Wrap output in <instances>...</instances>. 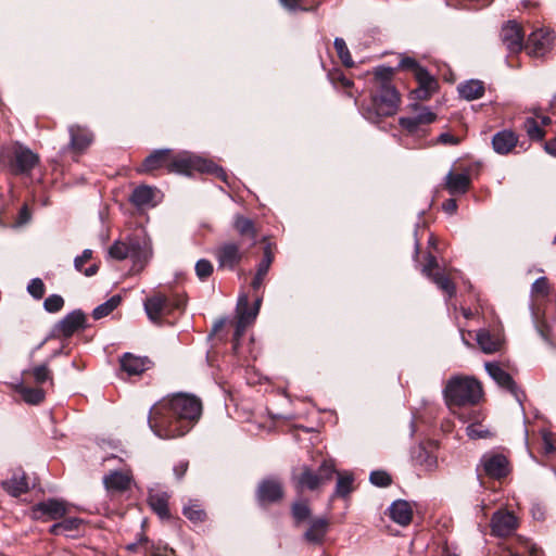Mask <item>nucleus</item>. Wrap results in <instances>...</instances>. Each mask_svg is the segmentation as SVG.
I'll return each mask as SVG.
<instances>
[{"instance_id":"1","label":"nucleus","mask_w":556,"mask_h":556,"mask_svg":"<svg viewBox=\"0 0 556 556\" xmlns=\"http://www.w3.org/2000/svg\"><path fill=\"white\" fill-rule=\"evenodd\" d=\"M202 413L201 401L189 394L178 393L155 403L149 413L150 429L161 439L185 435Z\"/></svg>"},{"instance_id":"2","label":"nucleus","mask_w":556,"mask_h":556,"mask_svg":"<svg viewBox=\"0 0 556 556\" xmlns=\"http://www.w3.org/2000/svg\"><path fill=\"white\" fill-rule=\"evenodd\" d=\"M109 255L116 261L130 258L132 262L131 270L140 273L152 258V242L147 237L115 241L109 249Z\"/></svg>"},{"instance_id":"3","label":"nucleus","mask_w":556,"mask_h":556,"mask_svg":"<svg viewBox=\"0 0 556 556\" xmlns=\"http://www.w3.org/2000/svg\"><path fill=\"white\" fill-rule=\"evenodd\" d=\"M444 396L448 408L456 414V408L479 402L482 396V387L473 378L455 377L447 382Z\"/></svg>"},{"instance_id":"4","label":"nucleus","mask_w":556,"mask_h":556,"mask_svg":"<svg viewBox=\"0 0 556 556\" xmlns=\"http://www.w3.org/2000/svg\"><path fill=\"white\" fill-rule=\"evenodd\" d=\"M400 103L401 96L394 86L377 88L371 93L369 105L364 108V116L371 123H379L381 118L396 114Z\"/></svg>"},{"instance_id":"5","label":"nucleus","mask_w":556,"mask_h":556,"mask_svg":"<svg viewBox=\"0 0 556 556\" xmlns=\"http://www.w3.org/2000/svg\"><path fill=\"white\" fill-rule=\"evenodd\" d=\"M167 170L169 173L191 175L193 170L202 173H211L227 182V174L225 170L213 162L203 160L199 156L191 155L187 152L175 154L170 150V157Z\"/></svg>"},{"instance_id":"6","label":"nucleus","mask_w":556,"mask_h":556,"mask_svg":"<svg viewBox=\"0 0 556 556\" xmlns=\"http://www.w3.org/2000/svg\"><path fill=\"white\" fill-rule=\"evenodd\" d=\"M334 472V464L324 460L317 471L308 466L301 467L300 472L292 476V482L299 492L317 491L332 480Z\"/></svg>"},{"instance_id":"7","label":"nucleus","mask_w":556,"mask_h":556,"mask_svg":"<svg viewBox=\"0 0 556 556\" xmlns=\"http://www.w3.org/2000/svg\"><path fill=\"white\" fill-rule=\"evenodd\" d=\"M7 159L14 174L29 173L39 163V155L20 142L0 147V164Z\"/></svg>"},{"instance_id":"8","label":"nucleus","mask_w":556,"mask_h":556,"mask_svg":"<svg viewBox=\"0 0 556 556\" xmlns=\"http://www.w3.org/2000/svg\"><path fill=\"white\" fill-rule=\"evenodd\" d=\"M185 307V299L179 294L155 292L144 301V309L153 323H161L175 311Z\"/></svg>"},{"instance_id":"9","label":"nucleus","mask_w":556,"mask_h":556,"mask_svg":"<svg viewBox=\"0 0 556 556\" xmlns=\"http://www.w3.org/2000/svg\"><path fill=\"white\" fill-rule=\"evenodd\" d=\"M510 472V463L508 458L501 453H485L482 455L479 465L477 466V473L480 478L484 476L501 480L507 477Z\"/></svg>"},{"instance_id":"10","label":"nucleus","mask_w":556,"mask_h":556,"mask_svg":"<svg viewBox=\"0 0 556 556\" xmlns=\"http://www.w3.org/2000/svg\"><path fill=\"white\" fill-rule=\"evenodd\" d=\"M71 506L62 501L49 498L36 504L31 511L35 519L58 520L70 513Z\"/></svg>"},{"instance_id":"11","label":"nucleus","mask_w":556,"mask_h":556,"mask_svg":"<svg viewBox=\"0 0 556 556\" xmlns=\"http://www.w3.org/2000/svg\"><path fill=\"white\" fill-rule=\"evenodd\" d=\"M485 369L492 379L503 389L509 391L516 400L521 404L525 399V393L516 386L511 376L505 371L500 364L488 362Z\"/></svg>"},{"instance_id":"12","label":"nucleus","mask_w":556,"mask_h":556,"mask_svg":"<svg viewBox=\"0 0 556 556\" xmlns=\"http://www.w3.org/2000/svg\"><path fill=\"white\" fill-rule=\"evenodd\" d=\"M244 255L245 252L241 250L238 243L225 242L216 251L218 267L232 270L240 264Z\"/></svg>"},{"instance_id":"13","label":"nucleus","mask_w":556,"mask_h":556,"mask_svg":"<svg viewBox=\"0 0 556 556\" xmlns=\"http://www.w3.org/2000/svg\"><path fill=\"white\" fill-rule=\"evenodd\" d=\"M256 497L261 505L279 502L283 497V488L281 482L274 478L263 480L258 484Z\"/></svg>"},{"instance_id":"14","label":"nucleus","mask_w":556,"mask_h":556,"mask_svg":"<svg viewBox=\"0 0 556 556\" xmlns=\"http://www.w3.org/2000/svg\"><path fill=\"white\" fill-rule=\"evenodd\" d=\"M553 33L546 28L532 31L528 38L527 49L529 54L541 56L545 54L553 43Z\"/></svg>"},{"instance_id":"15","label":"nucleus","mask_w":556,"mask_h":556,"mask_svg":"<svg viewBox=\"0 0 556 556\" xmlns=\"http://www.w3.org/2000/svg\"><path fill=\"white\" fill-rule=\"evenodd\" d=\"M518 522L516 516L507 510H498L494 513L491 519L492 533L496 536H508L517 528Z\"/></svg>"},{"instance_id":"16","label":"nucleus","mask_w":556,"mask_h":556,"mask_svg":"<svg viewBox=\"0 0 556 556\" xmlns=\"http://www.w3.org/2000/svg\"><path fill=\"white\" fill-rule=\"evenodd\" d=\"M418 87L412 91L417 100H428L437 91L439 85L437 79L426 68H418L415 74Z\"/></svg>"},{"instance_id":"17","label":"nucleus","mask_w":556,"mask_h":556,"mask_svg":"<svg viewBox=\"0 0 556 556\" xmlns=\"http://www.w3.org/2000/svg\"><path fill=\"white\" fill-rule=\"evenodd\" d=\"M523 31L516 22H508L501 31V38L504 46L510 52H519L523 47Z\"/></svg>"},{"instance_id":"18","label":"nucleus","mask_w":556,"mask_h":556,"mask_svg":"<svg viewBox=\"0 0 556 556\" xmlns=\"http://www.w3.org/2000/svg\"><path fill=\"white\" fill-rule=\"evenodd\" d=\"M86 327V316L81 311H74L67 314L56 325V331L60 336L68 338L76 331Z\"/></svg>"},{"instance_id":"19","label":"nucleus","mask_w":556,"mask_h":556,"mask_svg":"<svg viewBox=\"0 0 556 556\" xmlns=\"http://www.w3.org/2000/svg\"><path fill=\"white\" fill-rule=\"evenodd\" d=\"M68 147L75 152L85 151L93 141L92 132L85 126L74 124L68 127Z\"/></svg>"},{"instance_id":"20","label":"nucleus","mask_w":556,"mask_h":556,"mask_svg":"<svg viewBox=\"0 0 556 556\" xmlns=\"http://www.w3.org/2000/svg\"><path fill=\"white\" fill-rule=\"evenodd\" d=\"M519 141L518 135L510 129L497 131L492 137V148L501 155H507L516 148Z\"/></svg>"},{"instance_id":"21","label":"nucleus","mask_w":556,"mask_h":556,"mask_svg":"<svg viewBox=\"0 0 556 556\" xmlns=\"http://www.w3.org/2000/svg\"><path fill=\"white\" fill-rule=\"evenodd\" d=\"M170 157V150H155L149 156H147L139 169L140 173H150L160 168L168 167Z\"/></svg>"},{"instance_id":"22","label":"nucleus","mask_w":556,"mask_h":556,"mask_svg":"<svg viewBox=\"0 0 556 556\" xmlns=\"http://www.w3.org/2000/svg\"><path fill=\"white\" fill-rule=\"evenodd\" d=\"M103 483L110 493H122L130 488L131 476L123 471H112L104 477Z\"/></svg>"},{"instance_id":"23","label":"nucleus","mask_w":556,"mask_h":556,"mask_svg":"<svg viewBox=\"0 0 556 556\" xmlns=\"http://www.w3.org/2000/svg\"><path fill=\"white\" fill-rule=\"evenodd\" d=\"M148 357L135 356L126 353L121 359V366L128 375H140L150 367Z\"/></svg>"},{"instance_id":"24","label":"nucleus","mask_w":556,"mask_h":556,"mask_svg":"<svg viewBox=\"0 0 556 556\" xmlns=\"http://www.w3.org/2000/svg\"><path fill=\"white\" fill-rule=\"evenodd\" d=\"M155 188L142 185L132 191L130 202L137 207L155 206Z\"/></svg>"},{"instance_id":"25","label":"nucleus","mask_w":556,"mask_h":556,"mask_svg":"<svg viewBox=\"0 0 556 556\" xmlns=\"http://www.w3.org/2000/svg\"><path fill=\"white\" fill-rule=\"evenodd\" d=\"M390 517L391 519L405 527L408 526L413 518V509L408 502L406 501H396L390 506Z\"/></svg>"},{"instance_id":"26","label":"nucleus","mask_w":556,"mask_h":556,"mask_svg":"<svg viewBox=\"0 0 556 556\" xmlns=\"http://www.w3.org/2000/svg\"><path fill=\"white\" fill-rule=\"evenodd\" d=\"M273 261H274V253L271 251L270 244H267L264 249L263 258L257 266L256 274L251 283L252 288L254 290H257L262 287L263 281L273 264Z\"/></svg>"},{"instance_id":"27","label":"nucleus","mask_w":556,"mask_h":556,"mask_svg":"<svg viewBox=\"0 0 556 556\" xmlns=\"http://www.w3.org/2000/svg\"><path fill=\"white\" fill-rule=\"evenodd\" d=\"M457 90L463 99L472 101L480 99L484 94L485 88L483 81L470 79L459 84Z\"/></svg>"},{"instance_id":"28","label":"nucleus","mask_w":556,"mask_h":556,"mask_svg":"<svg viewBox=\"0 0 556 556\" xmlns=\"http://www.w3.org/2000/svg\"><path fill=\"white\" fill-rule=\"evenodd\" d=\"M329 527L327 518H315L311 521L309 528L305 532V540L311 543L319 544L323 542Z\"/></svg>"},{"instance_id":"29","label":"nucleus","mask_w":556,"mask_h":556,"mask_svg":"<svg viewBox=\"0 0 556 556\" xmlns=\"http://www.w3.org/2000/svg\"><path fill=\"white\" fill-rule=\"evenodd\" d=\"M233 228L242 238L249 239L252 245L255 244L257 230L252 219L242 215H236L233 218Z\"/></svg>"},{"instance_id":"30","label":"nucleus","mask_w":556,"mask_h":556,"mask_svg":"<svg viewBox=\"0 0 556 556\" xmlns=\"http://www.w3.org/2000/svg\"><path fill=\"white\" fill-rule=\"evenodd\" d=\"M182 515L194 525L207 520V514L199 500H189L182 508Z\"/></svg>"},{"instance_id":"31","label":"nucleus","mask_w":556,"mask_h":556,"mask_svg":"<svg viewBox=\"0 0 556 556\" xmlns=\"http://www.w3.org/2000/svg\"><path fill=\"white\" fill-rule=\"evenodd\" d=\"M470 186V177L467 174L448 173L446 176V189L451 194H463Z\"/></svg>"},{"instance_id":"32","label":"nucleus","mask_w":556,"mask_h":556,"mask_svg":"<svg viewBox=\"0 0 556 556\" xmlns=\"http://www.w3.org/2000/svg\"><path fill=\"white\" fill-rule=\"evenodd\" d=\"M2 488L13 496H20L28 491V481L24 472L13 475L12 478L2 482Z\"/></svg>"},{"instance_id":"33","label":"nucleus","mask_w":556,"mask_h":556,"mask_svg":"<svg viewBox=\"0 0 556 556\" xmlns=\"http://www.w3.org/2000/svg\"><path fill=\"white\" fill-rule=\"evenodd\" d=\"M476 339L479 348L485 354H493L500 351L502 345L501 340L497 337L491 334L488 330H479L477 332Z\"/></svg>"},{"instance_id":"34","label":"nucleus","mask_w":556,"mask_h":556,"mask_svg":"<svg viewBox=\"0 0 556 556\" xmlns=\"http://www.w3.org/2000/svg\"><path fill=\"white\" fill-rule=\"evenodd\" d=\"M83 520L79 518H66L61 522L52 525L49 532L53 535H67L72 536L74 532L78 531Z\"/></svg>"},{"instance_id":"35","label":"nucleus","mask_w":556,"mask_h":556,"mask_svg":"<svg viewBox=\"0 0 556 556\" xmlns=\"http://www.w3.org/2000/svg\"><path fill=\"white\" fill-rule=\"evenodd\" d=\"M15 391L21 394L24 402L31 405L41 403L45 399V392L40 388H29L24 382L15 384Z\"/></svg>"},{"instance_id":"36","label":"nucleus","mask_w":556,"mask_h":556,"mask_svg":"<svg viewBox=\"0 0 556 556\" xmlns=\"http://www.w3.org/2000/svg\"><path fill=\"white\" fill-rule=\"evenodd\" d=\"M22 376L24 378H26L27 376H31L37 384H42L46 381H52V374L48 366V363H43L34 366L33 368L23 370Z\"/></svg>"},{"instance_id":"37","label":"nucleus","mask_w":556,"mask_h":556,"mask_svg":"<svg viewBox=\"0 0 556 556\" xmlns=\"http://www.w3.org/2000/svg\"><path fill=\"white\" fill-rule=\"evenodd\" d=\"M414 462L416 466H419L426 472L433 471L438 465L437 457L422 447H418Z\"/></svg>"},{"instance_id":"38","label":"nucleus","mask_w":556,"mask_h":556,"mask_svg":"<svg viewBox=\"0 0 556 556\" xmlns=\"http://www.w3.org/2000/svg\"><path fill=\"white\" fill-rule=\"evenodd\" d=\"M437 287L442 290L448 299L456 294V286L451 278L443 271H435V275L429 278Z\"/></svg>"},{"instance_id":"39","label":"nucleus","mask_w":556,"mask_h":556,"mask_svg":"<svg viewBox=\"0 0 556 556\" xmlns=\"http://www.w3.org/2000/svg\"><path fill=\"white\" fill-rule=\"evenodd\" d=\"M149 505L161 518H169L168 497L166 494L150 495Z\"/></svg>"},{"instance_id":"40","label":"nucleus","mask_w":556,"mask_h":556,"mask_svg":"<svg viewBox=\"0 0 556 556\" xmlns=\"http://www.w3.org/2000/svg\"><path fill=\"white\" fill-rule=\"evenodd\" d=\"M353 475L350 472L338 473L333 496L346 497L353 491Z\"/></svg>"},{"instance_id":"41","label":"nucleus","mask_w":556,"mask_h":556,"mask_svg":"<svg viewBox=\"0 0 556 556\" xmlns=\"http://www.w3.org/2000/svg\"><path fill=\"white\" fill-rule=\"evenodd\" d=\"M92 257V251L86 249L83 251L81 255L77 256L74 260V266L78 271L84 273L87 277H91L97 274L99 267L97 264H92L88 268L84 269V265L89 262Z\"/></svg>"},{"instance_id":"42","label":"nucleus","mask_w":556,"mask_h":556,"mask_svg":"<svg viewBox=\"0 0 556 556\" xmlns=\"http://www.w3.org/2000/svg\"><path fill=\"white\" fill-rule=\"evenodd\" d=\"M394 68L387 66H378L374 70L375 89L383 86H393L391 80L394 76Z\"/></svg>"},{"instance_id":"43","label":"nucleus","mask_w":556,"mask_h":556,"mask_svg":"<svg viewBox=\"0 0 556 556\" xmlns=\"http://www.w3.org/2000/svg\"><path fill=\"white\" fill-rule=\"evenodd\" d=\"M121 301H122V299L119 295H113L106 302L98 305L93 309L92 317L94 319H101V318L108 316L121 304Z\"/></svg>"},{"instance_id":"44","label":"nucleus","mask_w":556,"mask_h":556,"mask_svg":"<svg viewBox=\"0 0 556 556\" xmlns=\"http://www.w3.org/2000/svg\"><path fill=\"white\" fill-rule=\"evenodd\" d=\"M333 46L342 64L346 67H352L354 65V61L345 41L342 38H336Z\"/></svg>"},{"instance_id":"45","label":"nucleus","mask_w":556,"mask_h":556,"mask_svg":"<svg viewBox=\"0 0 556 556\" xmlns=\"http://www.w3.org/2000/svg\"><path fill=\"white\" fill-rule=\"evenodd\" d=\"M523 128L532 140H542L545 137V130L539 125L538 121L533 117H528L525 121Z\"/></svg>"},{"instance_id":"46","label":"nucleus","mask_w":556,"mask_h":556,"mask_svg":"<svg viewBox=\"0 0 556 556\" xmlns=\"http://www.w3.org/2000/svg\"><path fill=\"white\" fill-rule=\"evenodd\" d=\"M255 317H256V313H254L251 316H245L244 313H241L240 316H238V320L236 324V330L233 333V341H235L233 349L235 350H237L238 341H239L240 337L244 333L245 328L248 327V325L250 323H252L254 320Z\"/></svg>"},{"instance_id":"47","label":"nucleus","mask_w":556,"mask_h":556,"mask_svg":"<svg viewBox=\"0 0 556 556\" xmlns=\"http://www.w3.org/2000/svg\"><path fill=\"white\" fill-rule=\"evenodd\" d=\"M329 78L337 88L349 90L353 86V81L339 71L329 73Z\"/></svg>"},{"instance_id":"48","label":"nucleus","mask_w":556,"mask_h":556,"mask_svg":"<svg viewBox=\"0 0 556 556\" xmlns=\"http://www.w3.org/2000/svg\"><path fill=\"white\" fill-rule=\"evenodd\" d=\"M27 291L34 299H42L46 292L43 281L40 278L31 279L27 286Z\"/></svg>"},{"instance_id":"49","label":"nucleus","mask_w":556,"mask_h":556,"mask_svg":"<svg viewBox=\"0 0 556 556\" xmlns=\"http://www.w3.org/2000/svg\"><path fill=\"white\" fill-rule=\"evenodd\" d=\"M63 306L64 300L61 295L58 294L49 295L43 302V307L49 313H56L61 311Z\"/></svg>"},{"instance_id":"50","label":"nucleus","mask_w":556,"mask_h":556,"mask_svg":"<svg viewBox=\"0 0 556 556\" xmlns=\"http://www.w3.org/2000/svg\"><path fill=\"white\" fill-rule=\"evenodd\" d=\"M292 516L298 523L302 522L311 516V509L305 503H294L292 506Z\"/></svg>"},{"instance_id":"51","label":"nucleus","mask_w":556,"mask_h":556,"mask_svg":"<svg viewBox=\"0 0 556 556\" xmlns=\"http://www.w3.org/2000/svg\"><path fill=\"white\" fill-rule=\"evenodd\" d=\"M467 435L472 439H484L491 435V432L488 429H484L481 425L471 424L466 428Z\"/></svg>"},{"instance_id":"52","label":"nucleus","mask_w":556,"mask_h":556,"mask_svg":"<svg viewBox=\"0 0 556 556\" xmlns=\"http://www.w3.org/2000/svg\"><path fill=\"white\" fill-rule=\"evenodd\" d=\"M369 479L372 484L382 488L390 485L392 482L390 475L382 470L372 471Z\"/></svg>"},{"instance_id":"53","label":"nucleus","mask_w":556,"mask_h":556,"mask_svg":"<svg viewBox=\"0 0 556 556\" xmlns=\"http://www.w3.org/2000/svg\"><path fill=\"white\" fill-rule=\"evenodd\" d=\"M195 273L201 280L208 278L213 273L212 263L204 258L199 260L195 264Z\"/></svg>"},{"instance_id":"54","label":"nucleus","mask_w":556,"mask_h":556,"mask_svg":"<svg viewBox=\"0 0 556 556\" xmlns=\"http://www.w3.org/2000/svg\"><path fill=\"white\" fill-rule=\"evenodd\" d=\"M532 293L541 296H546L549 293V285L546 277H540L533 282Z\"/></svg>"},{"instance_id":"55","label":"nucleus","mask_w":556,"mask_h":556,"mask_svg":"<svg viewBox=\"0 0 556 556\" xmlns=\"http://www.w3.org/2000/svg\"><path fill=\"white\" fill-rule=\"evenodd\" d=\"M438 267H439V264H438V261H437L435 256H433L432 254H428L427 262L422 266L421 273L427 278H431L432 276L435 275L434 269L438 268Z\"/></svg>"},{"instance_id":"56","label":"nucleus","mask_w":556,"mask_h":556,"mask_svg":"<svg viewBox=\"0 0 556 556\" xmlns=\"http://www.w3.org/2000/svg\"><path fill=\"white\" fill-rule=\"evenodd\" d=\"M260 303H261V300L260 299L256 300V303H255L256 307L253 311H249L247 308V306H248V298H247V295H242V296H240L239 302H238V314L240 315L241 313H244L245 316H251L254 313L257 314Z\"/></svg>"},{"instance_id":"57","label":"nucleus","mask_w":556,"mask_h":556,"mask_svg":"<svg viewBox=\"0 0 556 556\" xmlns=\"http://www.w3.org/2000/svg\"><path fill=\"white\" fill-rule=\"evenodd\" d=\"M415 117L419 125L431 124L437 118L435 114L427 108H422L421 111Z\"/></svg>"},{"instance_id":"58","label":"nucleus","mask_w":556,"mask_h":556,"mask_svg":"<svg viewBox=\"0 0 556 556\" xmlns=\"http://www.w3.org/2000/svg\"><path fill=\"white\" fill-rule=\"evenodd\" d=\"M399 123L404 129L408 130L409 132H415L419 126L415 116L414 117H401L399 119Z\"/></svg>"},{"instance_id":"59","label":"nucleus","mask_w":556,"mask_h":556,"mask_svg":"<svg viewBox=\"0 0 556 556\" xmlns=\"http://www.w3.org/2000/svg\"><path fill=\"white\" fill-rule=\"evenodd\" d=\"M399 68L401 70H410L415 75L418 68H422L414 59L412 58H403L400 61Z\"/></svg>"},{"instance_id":"60","label":"nucleus","mask_w":556,"mask_h":556,"mask_svg":"<svg viewBox=\"0 0 556 556\" xmlns=\"http://www.w3.org/2000/svg\"><path fill=\"white\" fill-rule=\"evenodd\" d=\"M189 467V463L187 460H180L174 466V473L178 480H181L186 475Z\"/></svg>"},{"instance_id":"61","label":"nucleus","mask_w":556,"mask_h":556,"mask_svg":"<svg viewBox=\"0 0 556 556\" xmlns=\"http://www.w3.org/2000/svg\"><path fill=\"white\" fill-rule=\"evenodd\" d=\"M151 556H177L175 549L172 547L164 545V546H156L154 547Z\"/></svg>"},{"instance_id":"62","label":"nucleus","mask_w":556,"mask_h":556,"mask_svg":"<svg viewBox=\"0 0 556 556\" xmlns=\"http://www.w3.org/2000/svg\"><path fill=\"white\" fill-rule=\"evenodd\" d=\"M438 140L443 144H457L459 142L456 137L447 132L441 134Z\"/></svg>"},{"instance_id":"63","label":"nucleus","mask_w":556,"mask_h":556,"mask_svg":"<svg viewBox=\"0 0 556 556\" xmlns=\"http://www.w3.org/2000/svg\"><path fill=\"white\" fill-rule=\"evenodd\" d=\"M443 210L448 214H454L457 210V203L454 199H448L443 203Z\"/></svg>"},{"instance_id":"64","label":"nucleus","mask_w":556,"mask_h":556,"mask_svg":"<svg viewBox=\"0 0 556 556\" xmlns=\"http://www.w3.org/2000/svg\"><path fill=\"white\" fill-rule=\"evenodd\" d=\"M544 149L548 154L556 157V138L546 141Z\"/></svg>"}]
</instances>
